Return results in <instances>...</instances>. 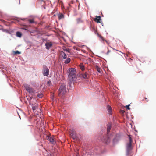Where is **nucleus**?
<instances>
[{"mask_svg":"<svg viewBox=\"0 0 156 156\" xmlns=\"http://www.w3.org/2000/svg\"><path fill=\"white\" fill-rule=\"evenodd\" d=\"M76 71L74 68H70L68 69L67 73H68V79L70 81H74L76 79Z\"/></svg>","mask_w":156,"mask_h":156,"instance_id":"obj_1","label":"nucleus"},{"mask_svg":"<svg viewBox=\"0 0 156 156\" xmlns=\"http://www.w3.org/2000/svg\"><path fill=\"white\" fill-rule=\"evenodd\" d=\"M66 86L64 85H62L58 90V96L64 95L66 93Z\"/></svg>","mask_w":156,"mask_h":156,"instance_id":"obj_2","label":"nucleus"},{"mask_svg":"<svg viewBox=\"0 0 156 156\" xmlns=\"http://www.w3.org/2000/svg\"><path fill=\"white\" fill-rule=\"evenodd\" d=\"M69 132L70 133V135L73 139L76 140H79V138L75 131L73 129H70Z\"/></svg>","mask_w":156,"mask_h":156,"instance_id":"obj_3","label":"nucleus"},{"mask_svg":"<svg viewBox=\"0 0 156 156\" xmlns=\"http://www.w3.org/2000/svg\"><path fill=\"white\" fill-rule=\"evenodd\" d=\"M102 141L107 144H109L110 142V139L108 135H105L101 138Z\"/></svg>","mask_w":156,"mask_h":156,"instance_id":"obj_4","label":"nucleus"},{"mask_svg":"<svg viewBox=\"0 0 156 156\" xmlns=\"http://www.w3.org/2000/svg\"><path fill=\"white\" fill-rule=\"evenodd\" d=\"M24 87L27 91L29 93H32L34 92V90L30 86L27 84H24Z\"/></svg>","mask_w":156,"mask_h":156,"instance_id":"obj_5","label":"nucleus"},{"mask_svg":"<svg viewBox=\"0 0 156 156\" xmlns=\"http://www.w3.org/2000/svg\"><path fill=\"white\" fill-rule=\"evenodd\" d=\"M43 69L42 70V73L43 75L44 76H47L49 74V70L48 69L47 67L45 65L43 66Z\"/></svg>","mask_w":156,"mask_h":156,"instance_id":"obj_6","label":"nucleus"},{"mask_svg":"<svg viewBox=\"0 0 156 156\" xmlns=\"http://www.w3.org/2000/svg\"><path fill=\"white\" fill-rule=\"evenodd\" d=\"M79 76L82 79H87L89 77L88 73L86 72L83 73H81L79 75Z\"/></svg>","mask_w":156,"mask_h":156,"instance_id":"obj_7","label":"nucleus"},{"mask_svg":"<svg viewBox=\"0 0 156 156\" xmlns=\"http://www.w3.org/2000/svg\"><path fill=\"white\" fill-rule=\"evenodd\" d=\"M132 149V143H129L126 144V150L127 154L129 153V151Z\"/></svg>","mask_w":156,"mask_h":156,"instance_id":"obj_8","label":"nucleus"},{"mask_svg":"<svg viewBox=\"0 0 156 156\" xmlns=\"http://www.w3.org/2000/svg\"><path fill=\"white\" fill-rule=\"evenodd\" d=\"M45 45L46 48L48 50H49L52 47V44L51 42H47L45 44Z\"/></svg>","mask_w":156,"mask_h":156,"instance_id":"obj_9","label":"nucleus"},{"mask_svg":"<svg viewBox=\"0 0 156 156\" xmlns=\"http://www.w3.org/2000/svg\"><path fill=\"white\" fill-rule=\"evenodd\" d=\"M48 139L49 141L53 144H55V143L54 138L51 136H48Z\"/></svg>","mask_w":156,"mask_h":156,"instance_id":"obj_10","label":"nucleus"},{"mask_svg":"<svg viewBox=\"0 0 156 156\" xmlns=\"http://www.w3.org/2000/svg\"><path fill=\"white\" fill-rule=\"evenodd\" d=\"M60 56L61 58H63L64 59L66 58L67 57L66 54L63 51H61Z\"/></svg>","mask_w":156,"mask_h":156,"instance_id":"obj_11","label":"nucleus"},{"mask_svg":"<svg viewBox=\"0 0 156 156\" xmlns=\"http://www.w3.org/2000/svg\"><path fill=\"white\" fill-rule=\"evenodd\" d=\"M101 20L100 16H96V18L94 19V21L98 23H101L100 21Z\"/></svg>","mask_w":156,"mask_h":156,"instance_id":"obj_12","label":"nucleus"},{"mask_svg":"<svg viewBox=\"0 0 156 156\" xmlns=\"http://www.w3.org/2000/svg\"><path fill=\"white\" fill-rule=\"evenodd\" d=\"M38 105L37 104H33L32 105V108L33 110H36L38 108Z\"/></svg>","mask_w":156,"mask_h":156,"instance_id":"obj_13","label":"nucleus"},{"mask_svg":"<svg viewBox=\"0 0 156 156\" xmlns=\"http://www.w3.org/2000/svg\"><path fill=\"white\" fill-rule=\"evenodd\" d=\"M111 125L110 124H109L107 128V133L108 134V133L110 131L111 129Z\"/></svg>","mask_w":156,"mask_h":156,"instance_id":"obj_14","label":"nucleus"},{"mask_svg":"<svg viewBox=\"0 0 156 156\" xmlns=\"http://www.w3.org/2000/svg\"><path fill=\"white\" fill-rule=\"evenodd\" d=\"M70 58H67L65 60L64 63L66 64H68L70 62Z\"/></svg>","mask_w":156,"mask_h":156,"instance_id":"obj_15","label":"nucleus"},{"mask_svg":"<svg viewBox=\"0 0 156 156\" xmlns=\"http://www.w3.org/2000/svg\"><path fill=\"white\" fill-rule=\"evenodd\" d=\"M79 66L82 71H83L84 70V66L83 63H81L79 65Z\"/></svg>","mask_w":156,"mask_h":156,"instance_id":"obj_16","label":"nucleus"},{"mask_svg":"<svg viewBox=\"0 0 156 156\" xmlns=\"http://www.w3.org/2000/svg\"><path fill=\"white\" fill-rule=\"evenodd\" d=\"M62 49L64 51H66L69 53L70 52V51L69 49H67L65 47L63 46L62 48Z\"/></svg>","mask_w":156,"mask_h":156,"instance_id":"obj_17","label":"nucleus"},{"mask_svg":"<svg viewBox=\"0 0 156 156\" xmlns=\"http://www.w3.org/2000/svg\"><path fill=\"white\" fill-rule=\"evenodd\" d=\"M16 35L19 37H21L22 36V34L19 32H17L16 33Z\"/></svg>","mask_w":156,"mask_h":156,"instance_id":"obj_18","label":"nucleus"},{"mask_svg":"<svg viewBox=\"0 0 156 156\" xmlns=\"http://www.w3.org/2000/svg\"><path fill=\"white\" fill-rule=\"evenodd\" d=\"M13 53L14 55H16L17 54H21V52L18 51H13Z\"/></svg>","mask_w":156,"mask_h":156,"instance_id":"obj_19","label":"nucleus"},{"mask_svg":"<svg viewBox=\"0 0 156 156\" xmlns=\"http://www.w3.org/2000/svg\"><path fill=\"white\" fill-rule=\"evenodd\" d=\"M107 108L108 109V111L109 112H112L111 108L110 106L108 105L107 106Z\"/></svg>","mask_w":156,"mask_h":156,"instance_id":"obj_20","label":"nucleus"},{"mask_svg":"<svg viewBox=\"0 0 156 156\" xmlns=\"http://www.w3.org/2000/svg\"><path fill=\"white\" fill-rule=\"evenodd\" d=\"M96 67L97 71L98 72L100 73L101 72V68L98 66H96Z\"/></svg>","mask_w":156,"mask_h":156,"instance_id":"obj_21","label":"nucleus"},{"mask_svg":"<svg viewBox=\"0 0 156 156\" xmlns=\"http://www.w3.org/2000/svg\"><path fill=\"white\" fill-rule=\"evenodd\" d=\"M43 96V94H41L37 95V97L38 98H41Z\"/></svg>","mask_w":156,"mask_h":156,"instance_id":"obj_22","label":"nucleus"},{"mask_svg":"<svg viewBox=\"0 0 156 156\" xmlns=\"http://www.w3.org/2000/svg\"><path fill=\"white\" fill-rule=\"evenodd\" d=\"M64 17V15L63 14H62L59 16V20L63 18Z\"/></svg>","mask_w":156,"mask_h":156,"instance_id":"obj_23","label":"nucleus"},{"mask_svg":"<svg viewBox=\"0 0 156 156\" xmlns=\"http://www.w3.org/2000/svg\"><path fill=\"white\" fill-rule=\"evenodd\" d=\"M129 137V143H132V140L131 137L130 136V135H128Z\"/></svg>","mask_w":156,"mask_h":156,"instance_id":"obj_24","label":"nucleus"},{"mask_svg":"<svg viewBox=\"0 0 156 156\" xmlns=\"http://www.w3.org/2000/svg\"><path fill=\"white\" fill-rule=\"evenodd\" d=\"M76 21L77 23H79L81 22V20L80 18H78L76 19Z\"/></svg>","mask_w":156,"mask_h":156,"instance_id":"obj_25","label":"nucleus"},{"mask_svg":"<svg viewBox=\"0 0 156 156\" xmlns=\"http://www.w3.org/2000/svg\"><path fill=\"white\" fill-rule=\"evenodd\" d=\"M28 21L29 22L31 23H34V21L33 20H29Z\"/></svg>","mask_w":156,"mask_h":156,"instance_id":"obj_26","label":"nucleus"},{"mask_svg":"<svg viewBox=\"0 0 156 156\" xmlns=\"http://www.w3.org/2000/svg\"><path fill=\"white\" fill-rule=\"evenodd\" d=\"M47 83L49 86H50L51 85V81L49 80L47 82Z\"/></svg>","mask_w":156,"mask_h":156,"instance_id":"obj_27","label":"nucleus"},{"mask_svg":"<svg viewBox=\"0 0 156 156\" xmlns=\"http://www.w3.org/2000/svg\"><path fill=\"white\" fill-rule=\"evenodd\" d=\"M130 106V104H129L128 105H126V108L127 109H129V110H130V108H129V106Z\"/></svg>","mask_w":156,"mask_h":156,"instance_id":"obj_28","label":"nucleus"},{"mask_svg":"<svg viewBox=\"0 0 156 156\" xmlns=\"http://www.w3.org/2000/svg\"><path fill=\"white\" fill-rule=\"evenodd\" d=\"M111 52V51L110 50H109L108 49V51L107 52V53H106V54L107 55H108L109 54V53Z\"/></svg>","mask_w":156,"mask_h":156,"instance_id":"obj_29","label":"nucleus"},{"mask_svg":"<svg viewBox=\"0 0 156 156\" xmlns=\"http://www.w3.org/2000/svg\"><path fill=\"white\" fill-rule=\"evenodd\" d=\"M99 37H100L101 39H102L103 41H104V38H103V37L102 36H101V35H100V36H99Z\"/></svg>","mask_w":156,"mask_h":156,"instance_id":"obj_30","label":"nucleus"},{"mask_svg":"<svg viewBox=\"0 0 156 156\" xmlns=\"http://www.w3.org/2000/svg\"><path fill=\"white\" fill-rule=\"evenodd\" d=\"M145 100H146L148 102V99H147V98H145Z\"/></svg>","mask_w":156,"mask_h":156,"instance_id":"obj_31","label":"nucleus"},{"mask_svg":"<svg viewBox=\"0 0 156 156\" xmlns=\"http://www.w3.org/2000/svg\"><path fill=\"white\" fill-rule=\"evenodd\" d=\"M112 49L114 50H116V51H118V50H116L115 49V48H112ZM119 51L120 52H121L120 51Z\"/></svg>","mask_w":156,"mask_h":156,"instance_id":"obj_32","label":"nucleus"},{"mask_svg":"<svg viewBox=\"0 0 156 156\" xmlns=\"http://www.w3.org/2000/svg\"><path fill=\"white\" fill-rule=\"evenodd\" d=\"M122 113H124V112H125L124 111H123H123H122Z\"/></svg>","mask_w":156,"mask_h":156,"instance_id":"obj_33","label":"nucleus"},{"mask_svg":"<svg viewBox=\"0 0 156 156\" xmlns=\"http://www.w3.org/2000/svg\"><path fill=\"white\" fill-rule=\"evenodd\" d=\"M41 1H43V2H44V0H41Z\"/></svg>","mask_w":156,"mask_h":156,"instance_id":"obj_34","label":"nucleus"},{"mask_svg":"<svg viewBox=\"0 0 156 156\" xmlns=\"http://www.w3.org/2000/svg\"><path fill=\"white\" fill-rule=\"evenodd\" d=\"M54 97V95H53V98Z\"/></svg>","mask_w":156,"mask_h":156,"instance_id":"obj_35","label":"nucleus"}]
</instances>
